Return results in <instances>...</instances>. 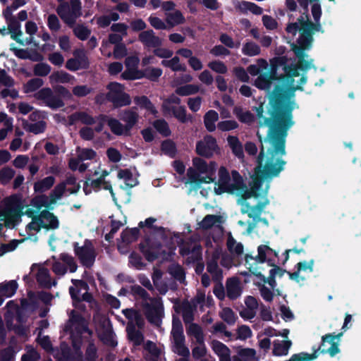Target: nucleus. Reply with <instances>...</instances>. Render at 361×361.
<instances>
[{"instance_id":"obj_17","label":"nucleus","mask_w":361,"mask_h":361,"mask_svg":"<svg viewBox=\"0 0 361 361\" xmlns=\"http://www.w3.org/2000/svg\"><path fill=\"white\" fill-rule=\"evenodd\" d=\"M77 324L82 327L85 332H89L88 327L85 325V318L75 310H71L69 319L64 327L66 332L71 333L73 331V325Z\"/></svg>"},{"instance_id":"obj_63","label":"nucleus","mask_w":361,"mask_h":361,"mask_svg":"<svg viewBox=\"0 0 361 361\" xmlns=\"http://www.w3.org/2000/svg\"><path fill=\"white\" fill-rule=\"evenodd\" d=\"M239 124L235 120H226L220 121L217 124V128L219 130L223 132L230 131L237 129Z\"/></svg>"},{"instance_id":"obj_53","label":"nucleus","mask_w":361,"mask_h":361,"mask_svg":"<svg viewBox=\"0 0 361 361\" xmlns=\"http://www.w3.org/2000/svg\"><path fill=\"white\" fill-rule=\"evenodd\" d=\"M98 350L94 344V341H90L85 349V360L86 361H97L99 355Z\"/></svg>"},{"instance_id":"obj_61","label":"nucleus","mask_w":361,"mask_h":361,"mask_svg":"<svg viewBox=\"0 0 361 361\" xmlns=\"http://www.w3.org/2000/svg\"><path fill=\"white\" fill-rule=\"evenodd\" d=\"M14 175L15 171L12 168L4 167L0 170V182L6 185L13 178Z\"/></svg>"},{"instance_id":"obj_25","label":"nucleus","mask_w":361,"mask_h":361,"mask_svg":"<svg viewBox=\"0 0 361 361\" xmlns=\"http://www.w3.org/2000/svg\"><path fill=\"white\" fill-rule=\"evenodd\" d=\"M30 204L35 207L37 211H39L42 207H44L47 209H53L52 204L49 203L48 196L44 194L38 195L34 197L31 201Z\"/></svg>"},{"instance_id":"obj_3","label":"nucleus","mask_w":361,"mask_h":361,"mask_svg":"<svg viewBox=\"0 0 361 361\" xmlns=\"http://www.w3.org/2000/svg\"><path fill=\"white\" fill-rule=\"evenodd\" d=\"M219 179L214 188L216 195H222L228 193L233 195L236 190H243L245 188V183L243 176L236 170H232L231 174L229 173L228 169L225 166H220L219 169Z\"/></svg>"},{"instance_id":"obj_33","label":"nucleus","mask_w":361,"mask_h":361,"mask_svg":"<svg viewBox=\"0 0 361 361\" xmlns=\"http://www.w3.org/2000/svg\"><path fill=\"white\" fill-rule=\"evenodd\" d=\"M166 21L170 27H173L176 25H180L185 23V18L182 13L176 10L173 13H166Z\"/></svg>"},{"instance_id":"obj_34","label":"nucleus","mask_w":361,"mask_h":361,"mask_svg":"<svg viewBox=\"0 0 361 361\" xmlns=\"http://www.w3.org/2000/svg\"><path fill=\"white\" fill-rule=\"evenodd\" d=\"M161 63L163 66L169 68L174 72L186 71L185 65L180 63V58L177 56H175L171 60H163Z\"/></svg>"},{"instance_id":"obj_6","label":"nucleus","mask_w":361,"mask_h":361,"mask_svg":"<svg viewBox=\"0 0 361 361\" xmlns=\"http://www.w3.org/2000/svg\"><path fill=\"white\" fill-rule=\"evenodd\" d=\"M281 60L279 59H271L270 60V69L269 71L260 73L255 79L254 85L261 90H265L271 92V90L274 81L279 84V73L277 69L276 63L281 65Z\"/></svg>"},{"instance_id":"obj_39","label":"nucleus","mask_w":361,"mask_h":361,"mask_svg":"<svg viewBox=\"0 0 361 361\" xmlns=\"http://www.w3.org/2000/svg\"><path fill=\"white\" fill-rule=\"evenodd\" d=\"M123 80H134L144 78L143 70L135 68H128L125 70L121 75Z\"/></svg>"},{"instance_id":"obj_45","label":"nucleus","mask_w":361,"mask_h":361,"mask_svg":"<svg viewBox=\"0 0 361 361\" xmlns=\"http://www.w3.org/2000/svg\"><path fill=\"white\" fill-rule=\"evenodd\" d=\"M44 85V81L39 78H35L29 80L23 86L25 93L35 92Z\"/></svg>"},{"instance_id":"obj_40","label":"nucleus","mask_w":361,"mask_h":361,"mask_svg":"<svg viewBox=\"0 0 361 361\" xmlns=\"http://www.w3.org/2000/svg\"><path fill=\"white\" fill-rule=\"evenodd\" d=\"M153 126L163 137H167L171 134L168 123L163 118L155 120Z\"/></svg>"},{"instance_id":"obj_23","label":"nucleus","mask_w":361,"mask_h":361,"mask_svg":"<svg viewBox=\"0 0 361 361\" xmlns=\"http://www.w3.org/2000/svg\"><path fill=\"white\" fill-rule=\"evenodd\" d=\"M37 282L45 288H50L52 286L56 285V281L51 282L49 271L46 268H42L38 271L37 274Z\"/></svg>"},{"instance_id":"obj_13","label":"nucleus","mask_w":361,"mask_h":361,"mask_svg":"<svg viewBox=\"0 0 361 361\" xmlns=\"http://www.w3.org/2000/svg\"><path fill=\"white\" fill-rule=\"evenodd\" d=\"M137 110V107L134 106L131 109L123 110L118 114L119 119L125 123L126 132L130 133L139 121V114Z\"/></svg>"},{"instance_id":"obj_62","label":"nucleus","mask_w":361,"mask_h":361,"mask_svg":"<svg viewBox=\"0 0 361 361\" xmlns=\"http://www.w3.org/2000/svg\"><path fill=\"white\" fill-rule=\"evenodd\" d=\"M22 214H23V213L18 209H13L9 210L6 213V224H11L13 226H14L16 223L18 222Z\"/></svg>"},{"instance_id":"obj_47","label":"nucleus","mask_w":361,"mask_h":361,"mask_svg":"<svg viewBox=\"0 0 361 361\" xmlns=\"http://www.w3.org/2000/svg\"><path fill=\"white\" fill-rule=\"evenodd\" d=\"M221 217L214 214L206 215L200 222V226L204 230L209 229L216 223L221 222Z\"/></svg>"},{"instance_id":"obj_15","label":"nucleus","mask_w":361,"mask_h":361,"mask_svg":"<svg viewBox=\"0 0 361 361\" xmlns=\"http://www.w3.org/2000/svg\"><path fill=\"white\" fill-rule=\"evenodd\" d=\"M49 210L46 209L41 211L39 214L35 216V218L39 224H45L47 230L56 229L59 226V221L57 217Z\"/></svg>"},{"instance_id":"obj_12","label":"nucleus","mask_w":361,"mask_h":361,"mask_svg":"<svg viewBox=\"0 0 361 361\" xmlns=\"http://www.w3.org/2000/svg\"><path fill=\"white\" fill-rule=\"evenodd\" d=\"M164 307L161 302L155 304L147 303L145 306V316L147 321L154 325H160L163 315Z\"/></svg>"},{"instance_id":"obj_26","label":"nucleus","mask_w":361,"mask_h":361,"mask_svg":"<svg viewBox=\"0 0 361 361\" xmlns=\"http://www.w3.org/2000/svg\"><path fill=\"white\" fill-rule=\"evenodd\" d=\"M219 120V114L215 110H209L204 116V125L209 132L216 130L215 123Z\"/></svg>"},{"instance_id":"obj_29","label":"nucleus","mask_w":361,"mask_h":361,"mask_svg":"<svg viewBox=\"0 0 361 361\" xmlns=\"http://www.w3.org/2000/svg\"><path fill=\"white\" fill-rule=\"evenodd\" d=\"M171 111L173 116L181 123H186L192 121V116L187 114L185 107L184 106H172Z\"/></svg>"},{"instance_id":"obj_41","label":"nucleus","mask_w":361,"mask_h":361,"mask_svg":"<svg viewBox=\"0 0 361 361\" xmlns=\"http://www.w3.org/2000/svg\"><path fill=\"white\" fill-rule=\"evenodd\" d=\"M297 42L298 45L293 44L292 47V49L295 55V56L298 58V60H303L304 58L307 56V55L305 54V50L310 49L312 47L311 44H305L303 42H300L297 40Z\"/></svg>"},{"instance_id":"obj_8","label":"nucleus","mask_w":361,"mask_h":361,"mask_svg":"<svg viewBox=\"0 0 361 361\" xmlns=\"http://www.w3.org/2000/svg\"><path fill=\"white\" fill-rule=\"evenodd\" d=\"M73 250L75 256L80 264L85 268L90 269L95 262L97 253L91 240L86 239L82 246H79L77 242L73 243Z\"/></svg>"},{"instance_id":"obj_1","label":"nucleus","mask_w":361,"mask_h":361,"mask_svg":"<svg viewBox=\"0 0 361 361\" xmlns=\"http://www.w3.org/2000/svg\"><path fill=\"white\" fill-rule=\"evenodd\" d=\"M303 91L301 85H295L294 82L276 84L269 95L270 108L268 113L269 117L264 116V104L260 103L253 110L256 111L259 119V126H271L281 129L283 132L288 130L294 125L293 111L295 109V92Z\"/></svg>"},{"instance_id":"obj_30","label":"nucleus","mask_w":361,"mask_h":361,"mask_svg":"<svg viewBox=\"0 0 361 361\" xmlns=\"http://www.w3.org/2000/svg\"><path fill=\"white\" fill-rule=\"evenodd\" d=\"M140 235V229L138 228H126L121 233V238L123 243L130 244L135 242Z\"/></svg>"},{"instance_id":"obj_7","label":"nucleus","mask_w":361,"mask_h":361,"mask_svg":"<svg viewBox=\"0 0 361 361\" xmlns=\"http://www.w3.org/2000/svg\"><path fill=\"white\" fill-rule=\"evenodd\" d=\"M106 88L109 92L106 94L105 98L113 104L114 108H120L130 104V97L124 92L123 85L117 82H111L107 85Z\"/></svg>"},{"instance_id":"obj_10","label":"nucleus","mask_w":361,"mask_h":361,"mask_svg":"<svg viewBox=\"0 0 361 361\" xmlns=\"http://www.w3.org/2000/svg\"><path fill=\"white\" fill-rule=\"evenodd\" d=\"M274 59H279L282 62L281 65L276 63L277 69L279 73V82H284L285 84L294 82L295 77L300 75L299 70H300L297 64H288V58L285 56H276Z\"/></svg>"},{"instance_id":"obj_11","label":"nucleus","mask_w":361,"mask_h":361,"mask_svg":"<svg viewBox=\"0 0 361 361\" xmlns=\"http://www.w3.org/2000/svg\"><path fill=\"white\" fill-rule=\"evenodd\" d=\"M195 152L200 157L210 159L214 154H220L221 149L216 139L212 135H207L203 140L197 142Z\"/></svg>"},{"instance_id":"obj_21","label":"nucleus","mask_w":361,"mask_h":361,"mask_svg":"<svg viewBox=\"0 0 361 361\" xmlns=\"http://www.w3.org/2000/svg\"><path fill=\"white\" fill-rule=\"evenodd\" d=\"M233 114L235 115L240 122L247 125H251L255 121V117L250 111H243L240 106H235L233 109Z\"/></svg>"},{"instance_id":"obj_32","label":"nucleus","mask_w":361,"mask_h":361,"mask_svg":"<svg viewBox=\"0 0 361 361\" xmlns=\"http://www.w3.org/2000/svg\"><path fill=\"white\" fill-rule=\"evenodd\" d=\"M134 102L140 108L146 109L154 115L157 113L154 104L147 96H137L134 98Z\"/></svg>"},{"instance_id":"obj_38","label":"nucleus","mask_w":361,"mask_h":361,"mask_svg":"<svg viewBox=\"0 0 361 361\" xmlns=\"http://www.w3.org/2000/svg\"><path fill=\"white\" fill-rule=\"evenodd\" d=\"M174 353L183 357H188L190 355V350L185 345V338H178L173 339Z\"/></svg>"},{"instance_id":"obj_28","label":"nucleus","mask_w":361,"mask_h":361,"mask_svg":"<svg viewBox=\"0 0 361 361\" xmlns=\"http://www.w3.org/2000/svg\"><path fill=\"white\" fill-rule=\"evenodd\" d=\"M18 287V283L15 280L2 282L0 283V294L6 298H11L16 293Z\"/></svg>"},{"instance_id":"obj_5","label":"nucleus","mask_w":361,"mask_h":361,"mask_svg":"<svg viewBox=\"0 0 361 361\" xmlns=\"http://www.w3.org/2000/svg\"><path fill=\"white\" fill-rule=\"evenodd\" d=\"M56 13L69 27H73L76 20L82 16L81 2L80 0H71L70 5L66 2L60 4Z\"/></svg>"},{"instance_id":"obj_42","label":"nucleus","mask_w":361,"mask_h":361,"mask_svg":"<svg viewBox=\"0 0 361 361\" xmlns=\"http://www.w3.org/2000/svg\"><path fill=\"white\" fill-rule=\"evenodd\" d=\"M66 191V188L63 183H59L57 184L54 188L51 190L49 194V203L51 204H54L58 200H60L63 195L64 192Z\"/></svg>"},{"instance_id":"obj_60","label":"nucleus","mask_w":361,"mask_h":361,"mask_svg":"<svg viewBox=\"0 0 361 361\" xmlns=\"http://www.w3.org/2000/svg\"><path fill=\"white\" fill-rule=\"evenodd\" d=\"M51 66L46 63H38L33 68L34 75L36 76L44 77L51 72Z\"/></svg>"},{"instance_id":"obj_18","label":"nucleus","mask_w":361,"mask_h":361,"mask_svg":"<svg viewBox=\"0 0 361 361\" xmlns=\"http://www.w3.org/2000/svg\"><path fill=\"white\" fill-rule=\"evenodd\" d=\"M307 20L305 23H303L302 26L300 27L299 32L300 36L298 39L300 42H303L305 44H312L314 40L313 38V31L310 25V20L308 19V14H306Z\"/></svg>"},{"instance_id":"obj_9","label":"nucleus","mask_w":361,"mask_h":361,"mask_svg":"<svg viewBox=\"0 0 361 361\" xmlns=\"http://www.w3.org/2000/svg\"><path fill=\"white\" fill-rule=\"evenodd\" d=\"M139 250L145 259L149 262H154L161 256L166 255L162 244L158 240H152L149 238L145 239L139 244Z\"/></svg>"},{"instance_id":"obj_16","label":"nucleus","mask_w":361,"mask_h":361,"mask_svg":"<svg viewBox=\"0 0 361 361\" xmlns=\"http://www.w3.org/2000/svg\"><path fill=\"white\" fill-rule=\"evenodd\" d=\"M226 296L231 300H235L242 294L240 281L237 277L228 278L226 283Z\"/></svg>"},{"instance_id":"obj_46","label":"nucleus","mask_w":361,"mask_h":361,"mask_svg":"<svg viewBox=\"0 0 361 361\" xmlns=\"http://www.w3.org/2000/svg\"><path fill=\"white\" fill-rule=\"evenodd\" d=\"M171 335L173 336V339L185 338L181 321L178 317L174 316L172 319Z\"/></svg>"},{"instance_id":"obj_48","label":"nucleus","mask_w":361,"mask_h":361,"mask_svg":"<svg viewBox=\"0 0 361 361\" xmlns=\"http://www.w3.org/2000/svg\"><path fill=\"white\" fill-rule=\"evenodd\" d=\"M199 92V87L196 85H185L178 87L176 89L175 92L179 96H189L195 94Z\"/></svg>"},{"instance_id":"obj_54","label":"nucleus","mask_w":361,"mask_h":361,"mask_svg":"<svg viewBox=\"0 0 361 361\" xmlns=\"http://www.w3.org/2000/svg\"><path fill=\"white\" fill-rule=\"evenodd\" d=\"M269 203V200H266L263 202H259L255 204V206H252V211H250V213L248 214V217L252 218L253 219H256L257 218H259L263 210L264 209L265 207Z\"/></svg>"},{"instance_id":"obj_36","label":"nucleus","mask_w":361,"mask_h":361,"mask_svg":"<svg viewBox=\"0 0 361 361\" xmlns=\"http://www.w3.org/2000/svg\"><path fill=\"white\" fill-rule=\"evenodd\" d=\"M23 126L27 131L32 133L35 135L44 133L46 129V123L43 121L30 124L27 121L24 120L23 122Z\"/></svg>"},{"instance_id":"obj_20","label":"nucleus","mask_w":361,"mask_h":361,"mask_svg":"<svg viewBox=\"0 0 361 361\" xmlns=\"http://www.w3.org/2000/svg\"><path fill=\"white\" fill-rule=\"evenodd\" d=\"M107 125L111 129V131L117 136L131 135V133L126 131L125 125H123L118 119L115 118H109L107 121Z\"/></svg>"},{"instance_id":"obj_52","label":"nucleus","mask_w":361,"mask_h":361,"mask_svg":"<svg viewBox=\"0 0 361 361\" xmlns=\"http://www.w3.org/2000/svg\"><path fill=\"white\" fill-rule=\"evenodd\" d=\"M128 335L130 341L134 343V345L137 346L140 345L144 341V336L142 333L137 330L134 326L130 329L128 328Z\"/></svg>"},{"instance_id":"obj_58","label":"nucleus","mask_w":361,"mask_h":361,"mask_svg":"<svg viewBox=\"0 0 361 361\" xmlns=\"http://www.w3.org/2000/svg\"><path fill=\"white\" fill-rule=\"evenodd\" d=\"M192 255L188 257L186 262L188 264L198 262L202 260V246L200 244H195L191 247Z\"/></svg>"},{"instance_id":"obj_56","label":"nucleus","mask_w":361,"mask_h":361,"mask_svg":"<svg viewBox=\"0 0 361 361\" xmlns=\"http://www.w3.org/2000/svg\"><path fill=\"white\" fill-rule=\"evenodd\" d=\"M73 55L76 60H78L80 69H87L90 67V62L88 57L82 50H75Z\"/></svg>"},{"instance_id":"obj_35","label":"nucleus","mask_w":361,"mask_h":361,"mask_svg":"<svg viewBox=\"0 0 361 361\" xmlns=\"http://www.w3.org/2000/svg\"><path fill=\"white\" fill-rule=\"evenodd\" d=\"M268 63L264 59H258L257 64H251L247 68V73L251 75H259L260 72L264 70L268 69Z\"/></svg>"},{"instance_id":"obj_49","label":"nucleus","mask_w":361,"mask_h":361,"mask_svg":"<svg viewBox=\"0 0 361 361\" xmlns=\"http://www.w3.org/2000/svg\"><path fill=\"white\" fill-rule=\"evenodd\" d=\"M168 272L175 279L181 281L185 279V271L179 264H173L168 268Z\"/></svg>"},{"instance_id":"obj_22","label":"nucleus","mask_w":361,"mask_h":361,"mask_svg":"<svg viewBox=\"0 0 361 361\" xmlns=\"http://www.w3.org/2000/svg\"><path fill=\"white\" fill-rule=\"evenodd\" d=\"M6 23L8 24V29L11 34V39L16 41L18 43L23 44V42L20 38L23 33L20 30V23L18 19L16 18Z\"/></svg>"},{"instance_id":"obj_50","label":"nucleus","mask_w":361,"mask_h":361,"mask_svg":"<svg viewBox=\"0 0 361 361\" xmlns=\"http://www.w3.org/2000/svg\"><path fill=\"white\" fill-rule=\"evenodd\" d=\"M162 73L160 68L147 67L143 70L144 78L152 82L157 81Z\"/></svg>"},{"instance_id":"obj_14","label":"nucleus","mask_w":361,"mask_h":361,"mask_svg":"<svg viewBox=\"0 0 361 361\" xmlns=\"http://www.w3.org/2000/svg\"><path fill=\"white\" fill-rule=\"evenodd\" d=\"M138 40L148 48L159 47L162 44V40L155 35L152 30H147L141 32L138 35Z\"/></svg>"},{"instance_id":"obj_19","label":"nucleus","mask_w":361,"mask_h":361,"mask_svg":"<svg viewBox=\"0 0 361 361\" xmlns=\"http://www.w3.org/2000/svg\"><path fill=\"white\" fill-rule=\"evenodd\" d=\"M292 345L290 340L279 341L275 340L273 343L272 353L275 356L286 355Z\"/></svg>"},{"instance_id":"obj_4","label":"nucleus","mask_w":361,"mask_h":361,"mask_svg":"<svg viewBox=\"0 0 361 361\" xmlns=\"http://www.w3.org/2000/svg\"><path fill=\"white\" fill-rule=\"evenodd\" d=\"M56 93L54 94L50 87H43L34 94V97L37 100H40L51 109H58L65 106L63 99H71L73 93L64 86L57 85L54 87Z\"/></svg>"},{"instance_id":"obj_27","label":"nucleus","mask_w":361,"mask_h":361,"mask_svg":"<svg viewBox=\"0 0 361 361\" xmlns=\"http://www.w3.org/2000/svg\"><path fill=\"white\" fill-rule=\"evenodd\" d=\"M228 144L231 149L233 154L238 157H243V147L237 136L228 135L227 137Z\"/></svg>"},{"instance_id":"obj_59","label":"nucleus","mask_w":361,"mask_h":361,"mask_svg":"<svg viewBox=\"0 0 361 361\" xmlns=\"http://www.w3.org/2000/svg\"><path fill=\"white\" fill-rule=\"evenodd\" d=\"M221 318L229 325L235 324L237 317L230 307H224L220 314Z\"/></svg>"},{"instance_id":"obj_2","label":"nucleus","mask_w":361,"mask_h":361,"mask_svg":"<svg viewBox=\"0 0 361 361\" xmlns=\"http://www.w3.org/2000/svg\"><path fill=\"white\" fill-rule=\"evenodd\" d=\"M269 128L264 141L269 142L270 147L267 152L269 155L264 164L265 149L262 144V137L257 133L261 142L260 151L257 158V166L255 168V174L262 176V178H272L276 177L284 169L286 161L281 157L286 154V142L288 131L283 132L281 129L267 126Z\"/></svg>"},{"instance_id":"obj_51","label":"nucleus","mask_w":361,"mask_h":361,"mask_svg":"<svg viewBox=\"0 0 361 361\" xmlns=\"http://www.w3.org/2000/svg\"><path fill=\"white\" fill-rule=\"evenodd\" d=\"M75 36L82 41L87 39L91 34V30L82 24L77 25L73 30Z\"/></svg>"},{"instance_id":"obj_37","label":"nucleus","mask_w":361,"mask_h":361,"mask_svg":"<svg viewBox=\"0 0 361 361\" xmlns=\"http://www.w3.org/2000/svg\"><path fill=\"white\" fill-rule=\"evenodd\" d=\"M74 77L69 73L63 71H54L49 76L50 82H61V83H68Z\"/></svg>"},{"instance_id":"obj_64","label":"nucleus","mask_w":361,"mask_h":361,"mask_svg":"<svg viewBox=\"0 0 361 361\" xmlns=\"http://www.w3.org/2000/svg\"><path fill=\"white\" fill-rule=\"evenodd\" d=\"M93 89L86 85H76L73 87V94L78 97H84L90 94Z\"/></svg>"},{"instance_id":"obj_24","label":"nucleus","mask_w":361,"mask_h":361,"mask_svg":"<svg viewBox=\"0 0 361 361\" xmlns=\"http://www.w3.org/2000/svg\"><path fill=\"white\" fill-rule=\"evenodd\" d=\"M55 178L52 176H47L34 183V190L35 192L42 193L49 190L55 183Z\"/></svg>"},{"instance_id":"obj_43","label":"nucleus","mask_w":361,"mask_h":361,"mask_svg":"<svg viewBox=\"0 0 361 361\" xmlns=\"http://www.w3.org/2000/svg\"><path fill=\"white\" fill-rule=\"evenodd\" d=\"M261 49L259 46L254 42H245L242 48V53L248 56H255L260 54Z\"/></svg>"},{"instance_id":"obj_55","label":"nucleus","mask_w":361,"mask_h":361,"mask_svg":"<svg viewBox=\"0 0 361 361\" xmlns=\"http://www.w3.org/2000/svg\"><path fill=\"white\" fill-rule=\"evenodd\" d=\"M228 250L233 253L240 255L243 252V245L241 243H236L235 240L230 235L227 240Z\"/></svg>"},{"instance_id":"obj_31","label":"nucleus","mask_w":361,"mask_h":361,"mask_svg":"<svg viewBox=\"0 0 361 361\" xmlns=\"http://www.w3.org/2000/svg\"><path fill=\"white\" fill-rule=\"evenodd\" d=\"M258 255L255 259L259 263H264L267 260V255H274L278 257V252L266 245H261L257 247Z\"/></svg>"},{"instance_id":"obj_57","label":"nucleus","mask_w":361,"mask_h":361,"mask_svg":"<svg viewBox=\"0 0 361 361\" xmlns=\"http://www.w3.org/2000/svg\"><path fill=\"white\" fill-rule=\"evenodd\" d=\"M240 9L243 12L249 11L255 15H261L263 12L262 8L255 3L249 1H243L240 5Z\"/></svg>"},{"instance_id":"obj_44","label":"nucleus","mask_w":361,"mask_h":361,"mask_svg":"<svg viewBox=\"0 0 361 361\" xmlns=\"http://www.w3.org/2000/svg\"><path fill=\"white\" fill-rule=\"evenodd\" d=\"M161 149L163 153L171 158H174L177 153L176 143L171 140H166L161 142Z\"/></svg>"}]
</instances>
